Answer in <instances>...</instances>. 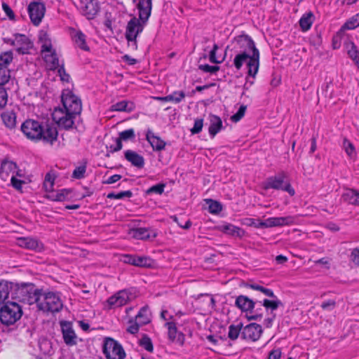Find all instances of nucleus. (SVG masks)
Segmentation results:
<instances>
[{"label": "nucleus", "instance_id": "obj_59", "mask_svg": "<svg viewBox=\"0 0 359 359\" xmlns=\"http://www.w3.org/2000/svg\"><path fill=\"white\" fill-rule=\"evenodd\" d=\"M203 126V118H197L194 121V127L191 129V133L192 135L198 134L201 132Z\"/></svg>", "mask_w": 359, "mask_h": 359}, {"label": "nucleus", "instance_id": "obj_20", "mask_svg": "<svg viewBox=\"0 0 359 359\" xmlns=\"http://www.w3.org/2000/svg\"><path fill=\"white\" fill-rule=\"evenodd\" d=\"M130 300L129 294L126 290H121L110 297L107 299L109 309L122 306L128 303Z\"/></svg>", "mask_w": 359, "mask_h": 359}, {"label": "nucleus", "instance_id": "obj_25", "mask_svg": "<svg viewBox=\"0 0 359 359\" xmlns=\"http://www.w3.org/2000/svg\"><path fill=\"white\" fill-rule=\"evenodd\" d=\"M124 156L128 161L137 168H142L144 165V157L135 151L126 150L124 152Z\"/></svg>", "mask_w": 359, "mask_h": 359}, {"label": "nucleus", "instance_id": "obj_34", "mask_svg": "<svg viewBox=\"0 0 359 359\" xmlns=\"http://www.w3.org/2000/svg\"><path fill=\"white\" fill-rule=\"evenodd\" d=\"M135 109L133 102L122 100L111 106V111L131 112Z\"/></svg>", "mask_w": 359, "mask_h": 359}, {"label": "nucleus", "instance_id": "obj_43", "mask_svg": "<svg viewBox=\"0 0 359 359\" xmlns=\"http://www.w3.org/2000/svg\"><path fill=\"white\" fill-rule=\"evenodd\" d=\"M50 53V55L45 56V60L46 62H49L50 64V69H58L61 65L59 64V58L57 55L56 51L55 50H52Z\"/></svg>", "mask_w": 359, "mask_h": 359}, {"label": "nucleus", "instance_id": "obj_11", "mask_svg": "<svg viewBox=\"0 0 359 359\" xmlns=\"http://www.w3.org/2000/svg\"><path fill=\"white\" fill-rule=\"evenodd\" d=\"M27 11L31 22L34 25L38 26L44 16L46 6L42 2L32 1L28 6Z\"/></svg>", "mask_w": 359, "mask_h": 359}, {"label": "nucleus", "instance_id": "obj_35", "mask_svg": "<svg viewBox=\"0 0 359 359\" xmlns=\"http://www.w3.org/2000/svg\"><path fill=\"white\" fill-rule=\"evenodd\" d=\"M11 281L0 280V304L6 302L11 294Z\"/></svg>", "mask_w": 359, "mask_h": 359}, {"label": "nucleus", "instance_id": "obj_9", "mask_svg": "<svg viewBox=\"0 0 359 359\" xmlns=\"http://www.w3.org/2000/svg\"><path fill=\"white\" fill-rule=\"evenodd\" d=\"M77 116V114H73L72 112L67 111L59 107L55 109L53 119L60 128L69 130L76 128L74 126V122Z\"/></svg>", "mask_w": 359, "mask_h": 359}, {"label": "nucleus", "instance_id": "obj_16", "mask_svg": "<svg viewBox=\"0 0 359 359\" xmlns=\"http://www.w3.org/2000/svg\"><path fill=\"white\" fill-rule=\"evenodd\" d=\"M258 300L254 301L245 295H239L235 301V306L242 312L253 313L256 303Z\"/></svg>", "mask_w": 359, "mask_h": 359}, {"label": "nucleus", "instance_id": "obj_24", "mask_svg": "<svg viewBox=\"0 0 359 359\" xmlns=\"http://www.w3.org/2000/svg\"><path fill=\"white\" fill-rule=\"evenodd\" d=\"M344 43L348 57L354 62L359 69V50L358 47L353 41H350L348 37L344 39Z\"/></svg>", "mask_w": 359, "mask_h": 359}, {"label": "nucleus", "instance_id": "obj_15", "mask_svg": "<svg viewBox=\"0 0 359 359\" xmlns=\"http://www.w3.org/2000/svg\"><path fill=\"white\" fill-rule=\"evenodd\" d=\"M60 327L65 343L69 346L76 345L77 344L76 335L73 330L72 323L68 321H61Z\"/></svg>", "mask_w": 359, "mask_h": 359}, {"label": "nucleus", "instance_id": "obj_48", "mask_svg": "<svg viewBox=\"0 0 359 359\" xmlns=\"http://www.w3.org/2000/svg\"><path fill=\"white\" fill-rule=\"evenodd\" d=\"M153 262V260L149 257L137 256L135 266L149 268L152 266Z\"/></svg>", "mask_w": 359, "mask_h": 359}, {"label": "nucleus", "instance_id": "obj_14", "mask_svg": "<svg viewBox=\"0 0 359 359\" xmlns=\"http://www.w3.org/2000/svg\"><path fill=\"white\" fill-rule=\"evenodd\" d=\"M295 217L293 216L269 217L264 220L263 223H259V226L271 228L274 226H283L294 224Z\"/></svg>", "mask_w": 359, "mask_h": 359}, {"label": "nucleus", "instance_id": "obj_10", "mask_svg": "<svg viewBox=\"0 0 359 359\" xmlns=\"http://www.w3.org/2000/svg\"><path fill=\"white\" fill-rule=\"evenodd\" d=\"M36 303L40 310L52 313L59 312L63 306L60 297L53 292L45 293L43 294V302Z\"/></svg>", "mask_w": 359, "mask_h": 359}, {"label": "nucleus", "instance_id": "obj_50", "mask_svg": "<svg viewBox=\"0 0 359 359\" xmlns=\"http://www.w3.org/2000/svg\"><path fill=\"white\" fill-rule=\"evenodd\" d=\"M55 180V176L54 174L50 172L46 173L43 182V188L45 191L48 192V191H51L53 189L54 182Z\"/></svg>", "mask_w": 359, "mask_h": 359}, {"label": "nucleus", "instance_id": "obj_53", "mask_svg": "<svg viewBox=\"0 0 359 359\" xmlns=\"http://www.w3.org/2000/svg\"><path fill=\"white\" fill-rule=\"evenodd\" d=\"M86 167V162L76 167L72 172V177L77 180L83 179L85 177Z\"/></svg>", "mask_w": 359, "mask_h": 359}, {"label": "nucleus", "instance_id": "obj_57", "mask_svg": "<svg viewBox=\"0 0 359 359\" xmlns=\"http://www.w3.org/2000/svg\"><path fill=\"white\" fill-rule=\"evenodd\" d=\"M198 69L204 72H208L210 74H215L219 70V67L217 65L211 66L208 64L199 65Z\"/></svg>", "mask_w": 359, "mask_h": 359}, {"label": "nucleus", "instance_id": "obj_41", "mask_svg": "<svg viewBox=\"0 0 359 359\" xmlns=\"http://www.w3.org/2000/svg\"><path fill=\"white\" fill-rule=\"evenodd\" d=\"M359 191L349 189L342 195L344 201L349 204L356 205Z\"/></svg>", "mask_w": 359, "mask_h": 359}, {"label": "nucleus", "instance_id": "obj_22", "mask_svg": "<svg viewBox=\"0 0 359 359\" xmlns=\"http://www.w3.org/2000/svg\"><path fill=\"white\" fill-rule=\"evenodd\" d=\"M48 194L45 196L47 199L53 201L62 202L69 200V195L72 192V190L70 189H62L54 191L51 189V191H48Z\"/></svg>", "mask_w": 359, "mask_h": 359}, {"label": "nucleus", "instance_id": "obj_62", "mask_svg": "<svg viewBox=\"0 0 359 359\" xmlns=\"http://www.w3.org/2000/svg\"><path fill=\"white\" fill-rule=\"evenodd\" d=\"M57 73L59 76H60V79L62 81L69 82L70 79V76L69 74H67L65 71L64 65H62L59 69H57Z\"/></svg>", "mask_w": 359, "mask_h": 359}, {"label": "nucleus", "instance_id": "obj_26", "mask_svg": "<svg viewBox=\"0 0 359 359\" xmlns=\"http://www.w3.org/2000/svg\"><path fill=\"white\" fill-rule=\"evenodd\" d=\"M271 299H264L262 301H257L261 306H264L266 311H270L271 314H274L273 311L277 310L279 306H283V302L278 298L276 295L270 297Z\"/></svg>", "mask_w": 359, "mask_h": 359}, {"label": "nucleus", "instance_id": "obj_63", "mask_svg": "<svg viewBox=\"0 0 359 359\" xmlns=\"http://www.w3.org/2000/svg\"><path fill=\"white\" fill-rule=\"evenodd\" d=\"M336 306V302L334 299H328L321 304V308L325 311H332Z\"/></svg>", "mask_w": 359, "mask_h": 359}, {"label": "nucleus", "instance_id": "obj_12", "mask_svg": "<svg viewBox=\"0 0 359 359\" xmlns=\"http://www.w3.org/2000/svg\"><path fill=\"white\" fill-rule=\"evenodd\" d=\"M262 332L263 330L260 325L252 323L243 327L241 337L245 340L256 341L260 338Z\"/></svg>", "mask_w": 359, "mask_h": 359}, {"label": "nucleus", "instance_id": "obj_51", "mask_svg": "<svg viewBox=\"0 0 359 359\" xmlns=\"http://www.w3.org/2000/svg\"><path fill=\"white\" fill-rule=\"evenodd\" d=\"M133 192L130 190H128V191H121L119 193H114V192H111V193H109L107 196V198H109V199H122L125 197L126 198H130L133 196Z\"/></svg>", "mask_w": 359, "mask_h": 359}, {"label": "nucleus", "instance_id": "obj_37", "mask_svg": "<svg viewBox=\"0 0 359 359\" xmlns=\"http://www.w3.org/2000/svg\"><path fill=\"white\" fill-rule=\"evenodd\" d=\"M244 286L247 288L259 291L266 297H274V292L272 290L266 288L257 283H245Z\"/></svg>", "mask_w": 359, "mask_h": 359}, {"label": "nucleus", "instance_id": "obj_13", "mask_svg": "<svg viewBox=\"0 0 359 359\" xmlns=\"http://www.w3.org/2000/svg\"><path fill=\"white\" fill-rule=\"evenodd\" d=\"M13 36L15 37L16 52L20 55L29 53L34 47L33 42L25 34L15 33Z\"/></svg>", "mask_w": 359, "mask_h": 359}, {"label": "nucleus", "instance_id": "obj_1", "mask_svg": "<svg viewBox=\"0 0 359 359\" xmlns=\"http://www.w3.org/2000/svg\"><path fill=\"white\" fill-rule=\"evenodd\" d=\"M21 130L29 140L53 144L57 139V128L47 123L32 119L25 121L21 126Z\"/></svg>", "mask_w": 359, "mask_h": 359}, {"label": "nucleus", "instance_id": "obj_60", "mask_svg": "<svg viewBox=\"0 0 359 359\" xmlns=\"http://www.w3.org/2000/svg\"><path fill=\"white\" fill-rule=\"evenodd\" d=\"M343 147L347 155L349 156H352V155L355 152V147L353 144L349 140L345 138L344 140Z\"/></svg>", "mask_w": 359, "mask_h": 359}, {"label": "nucleus", "instance_id": "obj_6", "mask_svg": "<svg viewBox=\"0 0 359 359\" xmlns=\"http://www.w3.org/2000/svg\"><path fill=\"white\" fill-rule=\"evenodd\" d=\"M147 22V21H144V20H140V17L138 18L133 17L127 24L125 36L128 41V46L131 43L135 50L137 48V37L142 32Z\"/></svg>", "mask_w": 359, "mask_h": 359}, {"label": "nucleus", "instance_id": "obj_18", "mask_svg": "<svg viewBox=\"0 0 359 359\" xmlns=\"http://www.w3.org/2000/svg\"><path fill=\"white\" fill-rule=\"evenodd\" d=\"M81 4L82 11L88 19H93L100 10L99 2L97 0H83Z\"/></svg>", "mask_w": 359, "mask_h": 359}, {"label": "nucleus", "instance_id": "obj_58", "mask_svg": "<svg viewBox=\"0 0 359 359\" xmlns=\"http://www.w3.org/2000/svg\"><path fill=\"white\" fill-rule=\"evenodd\" d=\"M10 180L11 186L17 191H21L22 185L25 184L24 180L16 178L15 175H11Z\"/></svg>", "mask_w": 359, "mask_h": 359}, {"label": "nucleus", "instance_id": "obj_31", "mask_svg": "<svg viewBox=\"0 0 359 359\" xmlns=\"http://www.w3.org/2000/svg\"><path fill=\"white\" fill-rule=\"evenodd\" d=\"M219 229L221 231L227 235L236 236L240 238L244 235V231L242 229L231 224H223L220 226Z\"/></svg>", "mask_w": 359, "mask_h": 359}, {"label": "nucleus", "instance_id": "obj_54", "mask_svg": "<svg viewBox=\"0 0 359 359\" xmlns=\"http://www.w3.org/2000/svg\"><path fill=\"white\" fill-rule=\"evenodd\" d=\"M165 187V184L163 183L157 184L154 185V186L151 187L150 188H149L146 191V194L147 195H150L152 194L161 195L163 193Z\"/></svg>", "mask_w": 359, "mask_h": 359}, {"label": "nucleus", "instance_id": "obj_3", "mask_svg": "<svg viewBox=\"0 0 359 359\" xmlns=\"http://www.w3.org/2000/svg\"><path fill=\"white\" fill-rule=\"evenodd\" d=\"M41 290L31 283L11 284V297L13 300L32 305L40 301Z\"/></svg>", "mask_w": 359, "mask_h": 359}, {"label": "nucleus", "instance_id": "obj_39", "mask_svg": "<svg viewBox=\"0 0 359 359\" xmlns=\"http://www.w3.org/2000/svg\"><path fill=\"white\" fill-rule=\"evenodd\" d=\"M359 26V13L349 18L339 29V34H344L347 29H353Z\"/></svg>", "mask_w": 359, "mask_h": 359}, {"label": "nucleus", "instance_id": "obj_56", "mask_svg": "<svg viewBox=\"0 0 359 359\" xmlns=\"http://www.w3.org/2000/svg\"><path fill=\"white\" fill-rule=\"evenodd\" d=\"M247 107L245 105H241L237 112L231 116V120L234 122H238L245 115Z\"/></svg>", "mask_w": 359, "mask_h": 359}, {"label": "nucleus", "instance_id": "obj_4", "mask_svg": "<svg viewBox=\"0 0 359 359\" xmlns=\"http://www.w3.org/2000/svg\"><path fill=\"white\" fill-rule=\"evenodd\" d=\"M22 313V306L17 302L7 301L0 308V321L6 326L14 325Z\"/></svg>", "mask_w": 359, "mask_h": 359}, {"label": "nucleus", "instance_id": "obj_61", "mask_svg": "<svg viewBox=\"0 0 359 359\" xmlns=\"http://www.w3.org/2000/svg\"><path fill=\"white\" fill-rule=\"evenodd\" d=\"M8 100V95L4 87H0V109L4 108Z\"/></svg>", "mask_w": 359, "mask_h": 359}, {"label": "nucleus", "instance_id": "obj_32", "mask_svg": "<svg viewBox=\"0 0 359 359\" xmlns=\"http://www.w3.org/2000/svg\"><path fill=\"white\" fill-rule=\"evenodd\" d=\"M314 20L315 16L313 12L309 11L304 13L299 21L301 29L303 32H306L310 29Z\"/></svg>", "mask_w": 359, "mask_h": 359}, {"label": "nucleus", "instance_id": "obj_64", "mask_svg": "<svg viewBox=\"0 0 359 359\" xmlns=\"http://www.w3.org/2000/svg\"><path fill=\"white\" fill-rule=\"evenodd\" d=\"M2 8H3V11H4V13H6V15L8 16V18L11 20H15V13L13 11V10L11 9V8L5 2H3L2 3Z\"/></svg>", "mask_w": 359, "mask_h": 359}, {"label": "nucleus", "instance_id": "obj_42", "mask_svg": "<svg viewBox=\"0 0 359 359\" xmlns=\"http://www.w3.org/2000/svg\"><path fill=\"white\" fill-rule=\"evenodd\" d=\"M243 327V325L242 323H239L237 325H230L229 327L228 337L232 341L237 339L239 334H241Z\"/></svg>", "mask_w": 359, "mask_h": 359}, {"label": "nucleus", "instance_id": "obj_44", "mask_svg": "<svg viewBox=\"0 0 359 359\" xmlns=\"http://www.w3.org/2000/svg\"><path fill=\"white\" fill-rule=\"evenodd\" d=\"M138 344L147 351L153 353L154 345L151 338L147 334H142V337L138 340Z\"/></svg>", "mask_w": 359, "mask_h": 359}, {"label": "nucleus", "instance_id": "obj_30", "mask_svg": "<svg viewBox=\"0 0 359 359\" xmlns=\"http://www.w3.org/2000/svg\"><path fill=\"white\" fill-rule=\"evenodd\" d=\"M72 39L80 49L85 51L90 50V48L86 43V36L81 30L74 31Z\"/></svg>", "mask_w": 359, "mask_h": 359}, {"label": "nucleus", "instance_id": "obj_55", "mask_svg": "<svg viewBox=\"0 0 359 359\" xmlns=\"http://www.w3.org/2000/svg\"><path fill=\"white\" fill-rule=\"evenodd\" d=\"M10 79V70L0 67V87H3Z\"/></svg>", "mask_w": 359, "mask_h": 359}, {"label": "nucleus", "instance_id": "obj_52", "mask_svg": "<svg viewBox=\"0 0 359 359\" xmlns=\"http://www.w3.org/2000/svg\"><path fill=\"white\" fill-rule=\"evenodd\" d=\"M119 137L123 141H128V140H135V130L133 128H130L123 131H121L118 133Z\"/></svg>", "mask_w": 359, "mask_h": 359}, {"label": "nucleus", "instance_id": "obj_17", "mask_svg": "<svg viewBox=\"0 0 359 359\" xmlns=\"http://www.w3.org/2000/svg\"><path fill=\"white\" fill-rule=\"evenodd\" d=\"M17 168L18 165L15 162L7 159L3 160L0 166V178L4 182H7L11 174L15 175Z\"/></svg>", "mask_w": 359, "mask_h": 359}, {"label": "nucleus", "instance_id": "obj_47", "mask_svg": "<svg viewBox=\"0 0 359 359\" xmlns=\"http://www.w3.org/2000/svg\"><path fill=\"white\" fill-rule=\"evenodd\" d=\"M13 52L11 50L6 51L0 55V67L8 68V66L13 61Z\"/></svg>", "mask_w": 359, "mask_h": 359}, {"label": "nucleus", "instance_id": "obj_49", "mask_svg": "<svg viewBox=\"0 0 359 359\" xmlns=\"http://www.w3.org/2000/svg\"><path fill=\"white\" fill-rule=\"evenodd\" d=\"M207 203L208 204V210L210 213L218 214L222 210V204L217 201L208 199Z\"/></svg>", "mask_w": 359, "mask_h": 359}, {"label": "nucleus", "instance_id": "obj_5", "mask_svg": "<svg viewBox=\"0 0 359 359\" xmlns=\"http://www.w3.org/2000/svg\"><path fill=\"white\" fill-rule=\"evenodd\" d=\"M287 175L284 171H280L273 176L269 177L263 184L264 189H273L276 190H282L287 192L290 196H293L295 191L290 183L285 180Z\"/></svg>", "mask_w": 359, "mask_h": 359}, {"label": "nucleus", "instance_id": "obj_27", "mask_svg": "<svg viewBox=\"0 0 359 359\" xmlns=\"http://www.w3.org/2000/svg\"><path fill=\"white\" fill-rule=\"evenodd\" d=\"M133 231L134 238L137 239L147 240L155 238L157 236L156 231L151 229L139 227L134 229Z\"/></svg>", "mask_w": 359, "mask_h": 359}, {"label": "nucleus", "instance_id": "obj_7", "mask_svg": "<svg viewBox=\"0 0 359 359\" xmlns=\"http://www.w3.org/2000/svg\"><path fill=\"white\" fill-rule=\"evenodd\" d=\"M102 348L106 359H124L126 358V354L122 345L114 338L105 337Z\"/></svg>", "mask_w": 359, "mask_h": 359}, {"label": "nucleus", "instance_id": "obj_33", "mask_svg": "<svg viewBox=\"0 0 359 359\" xmlns=\"http://www.w3.org/2000/svg\"><path fill=\"white\" fill-rule=\"evenodd\" d=\"M38 345L39 351L44 355H51L53 353L52 342L46 337H40Z\"/></svg>", "mask_w": 359, "mask_h": 359}, {"label": "nucleus", "instance_id": "obj_19", "mask_svg": "<svg viewBox=\"0 0 359 359\" xmlns=\"http://www.w3.org/2000/svg\"><path fill=\"white\" fill-rule=\"evenodd\" d=\"M146 140L150 144L154 151H161L165 149L166 142L159 136L154 135L151 129L148 128L146 131Z\"/></svg>", "mask_w": 359, "mask_h": 359}, {"label": "nucleus", "instance_id": "obj_2", "mask_svg": "<svg viewBox=\"0 0 359 359\" xmlns=\"http://www.w3.org/2000/svg\"><path fill=\"white\" fill-rule=\"evenodd\" d=\"M233 42L236 44L235 48H237L239 53L250 54L252 51L250 60L247 62L248 74L255 77L259 67V51L254 41L249 35L243 34L234 37Z\"/></svg>", "mask_w": 359, "mask_h": 359}, {"label": "nucleus", "instance_id": "obj_36", "mask_svg": "<svg viewBox=\"0 0 359 359\" xmlns=\"http://www.w3.org/2000/svg\"><path fill=\"white\" fill-rule=\"evenodd\" d=\"M39 40L42 43L41 52H51L53 50L52 43L46 32L41 31L39 32Z\"/></svg>", "mask_w": 359, "mask_h": 359}, {"label": "nucleus", "instance_id": "obj_45", "mask_svg": "<svg viewBox=\"0 0 359 359\" xmlns=\"http://www.w3.org/2000/svg\"><path fill=\"white\" fill-rule=\"evenodd\" d=\"M251 55L246 54L245 53H238L233 60V65L236 69L240 70L243 67L244 62L247 60H250Z\"/></svg>", "mask_w": 359, "mask_h": 359}, {"label": "nucleus", "instance_id": "obj_28", "mask_svg": "<svg viewBox=\"0 0 359 359\" xmlns=\"http://www.w3.org/2000/svg\"><path fill=\"white\" fill-rule=\"evenodd\" d=\"M168 330V338L170 341H175V340L180 344H183L184 334L182 332H178L176 327V324L174 322H168L166 323Z\"/></svg>", "mask_w": 359, "mask_h": 359}, {"label": "nucleus", "instance_id": "obj_46", "mask_svg": "<svg viewBox=\"0 0 359 359\" xmlns=\"http://www.w3.org/2000/svg\"><path fill=\"white\" fill-rule=\"evenodd\" d=\"M136 320L140 322V325H146L149 323V309L147 306H143L140 309L136 315Z\"/></svg>", "mask_w": 359, "mask_h": 359}, {"label": "nucleus", "instance_id": "obj_21", "mask_svg": "<svg viewBox=\"0 0 359 359\" xmlns=\"http://www.w3.org/2000/svg\"><path fill=\"white\" fill-rule=\"evenodd\" d=\"M18 245L22 248L39 252L43 249V245L41 242L31 237L19 238Z\"/></svg>", "mask_w": 359, "mask_h": 359}, {"label": "nucleus", "instance_id": "obj_23", "mask_svg": "<svg viewBox=\"0 0 359 359\" xmlns=\"http://www.w3.org/2000/svg\"><path fill=\"white\" fill-rule=\"evenodd\" d=\"M137 8L139 11L140 19L148 21L151 13L152 1L139 0Z\"/></svg>", "mask_w": 359, "mask_h": 359}, {"label": "nucleus", "instance_id": "obj_8", "mask_svg": "<svg viewBox=\"0 0 359 359\" xmlns=\"http://www.w3.org/2000/svg\"><path fill=\"white\" fill-rule=\"evenodd\" d=\"M61 102L62 104L63 110L72 112L73 114L80 115L82 111V102L81 99L74 94V93L65 89L61 95Z\"/></svg>", "mask_w": 359, "mask_h": 359}, {"label": "nucleus", "instance_id": "obj_40", "mask_svg": "<svg viewBox=\"0 0 359 359\" xmlns=\"http://www.w3.org/2000/svg\"><path fill=\"white\" fill-rule=\"evenodd\" d=\"M185 97L184 91H175L172 94L165 97H158L157 100L164 102H173L176 104L180 103Z\"/></svg>", "mask_w": 359, "mask_h": 359}, {"label": "nucleus", "instance_id": "obj_38", "mask_svg": "<svg viewBox=\"0 0 359 359\" xmlns=\"http://www.w3.org/2000/svg\"><path fill=\"white\" fill-rule=\"evenodd\" d=\"M1 118L5 126L8 128H14L16 125V114L13 111H7L1 114Z\"/></svg>", "mask_w": 359, "mask_h": 359}, {"label": "nucleus", "instance_id": "obj_29", "mask_svg": "<svg viewBox=\"0 0 359 359\" xmlns=\"http://www.w3.org/2000/svg\"><path fill=\"white\" fill-rule=\"evenodd\" d=\"M222 119L216 115L210 116V126L208 132L211 137H214L222 129Z\"/></svg>", "mask_w": 359, "mask_h": 359}]
</instances>
